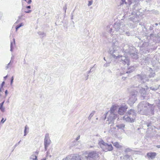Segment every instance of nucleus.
Listing matches in <instances>:
<instances>
[{"instance_id":"obj_9","label":"nucleus","mask_w":160,"mask_h":160,"mask_svg":"<svg viewBox=\"0 0 160 160\" xmlns=\"http://www.w3.org/2000/svg\"><path fill=\"white\" fill-rule=\"evenodd\" d=\"M132 90L134 91V92H132L131 95L130 96L128 101V103L130 104H132L134 103L137 100L136 96L138 93V88H135L132 89Z\"/></svg>"},{"instance_id":"obj_59","label":"nucleus","mask_w":160,"mask_h":160,"mask_svg":"<svg viewBox=\"0 0 160 160\" xmlns=\"http://www.w3.org/2000/svg\"><path fill=\"white\" fill-rule=\"evenodd\" d=\"M7 102H9V101H8V100L7 101Z\"/></svg>"},{"instance_id":"obj_24","label":"nucleus","mask_w":160,"mask_h":160,"mask_svg":"<svg viewBox=\"0 0 160 160\" xmlns=\"http://www.w3.org/2000/svg\"><path fill=\"white\" fill-rule=\"evenodd\" d=\"M112 143L113 145L117 148H119L121 147V146L117 142H115L114 143Z\"/></svg>"},{"instance_id":"obj_21","label":"nucleus","mask_w":160,"mask_h":160,"mask_svg":"<svg viewBox=\"0 0 160 160\" xmlns=\"http://www.w3.org/2000/svg\"><path fill=\"white\" fill-rule=\"evenodd\" d=\"M129 54L131 57L133 59H136L137 58V55L135 53H130Z\"/></svg>"},{"instance_id":"obj_46","label":"nucleus","mask_w":160,"mask_h":160,"mask_svg":"<svg viewBox=\"0 0 160 160\" xmlns=\"http://www.w3.org/2000/svg\"><path fill=\"white\" fill-rule=\"evenodd\" d=\"M22 15L21 16H18V19H21L22 17Z\"/></svg>"},{"instance_id":"obj_37","label":"nucleus","mask_w":160,"mask_h":160,"mask_svg":"<svg viewBox=\"0 0 160 160\" xmlns=\"http://www.w3.org/2000/svg\"><path fill=\"white\" fill-rule=\"evenodd\" d=\"M13 80V77H12L11 79V84H12Z\"/></svg>"},{"instance_id":"obj_38","label":"nucleus","mask_w":160,"mask_h":160,"mask_svg":"<svg viewBox=\"0 0 160 160\" xmlns=\"http://www.w3.org/2000/svg\"><path fill=\"white\" fill-rule=\"evenodd\" d=\"M126 34L128 36H129L130 35V33L129 32H126Z\"/></svg>"},{"instance_id":"obj_2","label":"nucleus","mask_w":160,"mask_h":160,"mask_svg":"<svg viewBox=\"0 0 160 160\" xmlns=\"http://www.w3.org/2000/svg\"><path fill=\"white\" fill-rule=\"evenodd\" d=\"M154 106L146 102H140L138 106V111L139 113L146 115L151 116L154 114Z\"/></svg>"},{"instance_id":"obj_56","label":"nucleus","mask_w":160,"mask_h":160,"mask_svg":"<svg viewBox=\"0 0 160 160\" xmlns=\"http://www.w3.org/2000/svg\"><path fill=\"white\" fill-rule=\"evenodd\" d=\"M155 24L157 26L158 25V23H156Z\"/></svg>"},{"instance_id":"obj_7","label":"nucleus","mask_w":160,"mask_h":160,"mask_svg":"<svg viewBox=\"0 0 160 160\" xmlns=\"http://www.w3.org/2000/svg\"><path fill=\"white\" fill-rule=\"evenodd\" d=\"M127 115L123 117V119L126 122H133L136 117V114L135 111L133 109H130L127 113Z\"/></svg>"},{"instance_id":"obj_27","label":"nucleus","mask_w":160,"mask_h":160,"mask_svg":"<svg viewBox=\"0 0 160 160\" xmlns=\"http://www.w3.org/2000/svg\"><path fill=\"white\" fill-rule=\"evenodd\" d=\"M11 60L10 62L7 65V66L5 67V69H7L8 68H9L10 66L11 65Z\"/></svg>"},{"instance_id":"obj_4","label":"nucleus","mask_w":160,"mask_h":160,"mask_svg":"<svg viewBox=\"0 0 160 160\" xmlns=\"http://www.w3.org/2000/svg\"><path fill=\"white\" fill-rule=\"evenodd\" d=\"M155 72L151 68H149V70L147 73V74L142 73L138 75V78L141 80V83H144L148 81L149 78L153 77L155 75Z\"/></svg>"},{"instance_id":"obj_3","label":"nucleus","mask_w":160,"mask_h":160,"mask_svg":"<svg viewBox=\"0 0 160 160\" xmlns=\"http://www.w3.org/2000/svg\"><path fill=\"white\" fill-rule=\"evenodd\" d=\"M138 5L137 4H135L130 11V13H129L130 14L128 15L129 16H131V15L133 16L132 17H131L130 18L134 22H138L139 20L138 19V17L141 15L140 13H142L141 9H139Z\"/></svg>"},{"instance_id":"obj_16","label":"nucleus","mask_w":160,"mask_h":160,"mask_svg":"<svg viewBox=\"0 0 160 160\" xmlns=\"http://www.w3.org/2000/svg\"><path fill=\"white\" fill-rule=\"evenodd\" d=\"M156 155V153L154 152H148L147 153V156L148 158L151 159L154 158Z\"/></svg>"},{"instance_id":"obj_32","label":"nucleus","mask_w":160,"mask_h":160,"mask_svg":"<svg viewBox=\"0 0 160 160\" xmlns=\"http://www.w3.org/2000/svg\"><path fill=\"white\" fill-rule=\"evenodd\" d=\"M4 102V101H3L2 102L0 103V108H1L2 107H3V105Z\"/></svg>"},{"instance_id":"obj_1","label":"nucleus","mask_w":160,"mask_h":160,"mask_svg":"<svg viewBox=\"0 0 160 160\" xmlns=\"http://www.w3.org/2000/svg\"><path fill=\"white\" fill-rule=\"evenodd\" d=\"M120 49V48L118 42L117 41L115 42L112 43V47L109 49V52L114 58L119 59L121 58L120 60L122 61L123 63L125 64H127L128 66L129 59L128 57L122 56H120L119 55Z\"/></svg>"},{"instance_id":"obj_41","label":"nucleus","mask_w":160,"mask_h":160,"mask_svg":"<svg viewBox=\"0 0 160 160\" xmlns=\"http://www.w3.org/2000/svg\"><path fill=\"white\" fill-rule=\"evenodd\" d=\"M21 141V140H20V141L18 142V143L16 144L15 146H14V148H16L18 145V144L20 143V142Z\"/></svg>"},{"instance_id":"obj_57","label":"nucleus","mask_w":160,"mask_h":160,"mask_svg":"<svg viewBox=\"0 0 160 160\" xmlns=\"http://www.w3.org/2000/svg\"><path fill=\"white\" fill-rule=\"evenodd\" d=\"M13 56H12V58H11V60H12V58H13Z\"/></svg>"},{"instance_id":"obj_11","label":"nucleus","mask_w":160,"mask_h":160,"mask_svg":"<svg viewBox=\"0 0 160 160\" xmlns=\"http://www.w3.org/2000/svg\"><path fill=\"white\" fill-rule=\"evenodd\" d=\"M82 160L81 157L77 154H74L72 155L68 156L64 158L62 160Z\"/></svg>"},{"instance_id":"obj_47","label":"nucleus","mask_w":160,"mask_h":160,"mask_svg":"<svg viewBox=\"0 0 160 160\" xmlns=\"http://www.w3.org/2000/svg\"><path fill=\"white\" fill-rule=\"evenodd\" d=\"M28 9H30L31 8V6H27L26 7Z\"/></svg>"},{"instance_id":"obj_58","label":"nucleus","mask_w":160,"mask_h":160,"mask_svg":"<svg viewBox=\"0 0 160 160\" xmlns=\"http://www.w3.org/2000/svg\"><path fill=\"white\" fill-rule=\"evenodd\" d=\"M48 152H47V155H48Z\"/></svg>"},{"instance_id":"obj_13","label":"nucleus","mask_w":160,"mask_h":160,"mask_svg":"<svg viewBox=\"0 0 160 160\" xmlns=\"http://www.w3.org/2000/svg\"><path fill=\"white\" fill-rule=\"evenodd\" d=\"M135 68L133 67H131V68H129L128 69V71L125 70L123 69H121L120 72L121 75H122L126 73H130L132 72L133 71H134Z\"/></svg>"},{"instance_id":"obj_42","label":"nucleus","mask_w":160,"mask_h":160,"mask_svg":"<svg viewBox=\"0 0 160 160\" xmlns=\"http://www.w3.org/2000/svg\"><path fill=\"white\" fill-rule=\"evenodd\" d=\"M5 84V82L4 81H3L2 82V83L1 84V88H2V87H3L4 85V84Z\"/></svg>"},{"instance_id":"obj_19","label":"nucleus","mask_w":160,"mask_h":160,"mask_svg":"<svg viewBox=\"0 0 160 160\" xmlns=\"http://www.w3.org/2000/svg\"><path fill=\"white\" fill-rule=\"evenodd\" d=\"M15 38H13V41L11 42L10 44V51H13L14 47L15 46Z\"/></svg>"},{"instance_id":"obj_28","label":"nucleus","mask_w":160,"mask_h":160,"mask_svg":"<svg viewBox=\"0 0 160 160\" xmlns=\"http://www.w3.org/2000/svg\"><path fill=\"white\" fill-rule=\"evenodd\" d=\"M93 2L92 0L89 1H88V6H91Z\"/></svg>"},{"instance_id":"obj_36","label":"nucleus","mask_w":160,"mask_h":160,"mask_svg":"<svg viewBox=\"0 0 160 160\" xmlns=\"http://www.w3.org/2000/svg\"><path fill=\"white\" fill-rule=\"evenodd\" d=\"M32 11V10H29L28 11H26L25 10L24 11L26 13H30Z\"/></svg>"},{"instance_id":"obj_18","label":"nucleus","mask_w":160,"mask_h":160,"mask_svg":"<svg viewBox=\"0 0 160 160\" xmlns=\"http://www.w3.org/2000/svg\"><path fill=\"white\" fill-rule=\"evenodd\" d=\"M117 127L118 129H121L124 132V129L125 127V125L123 123L120 124L116 126Z\"/></svg>"},{"instance_id":"obj_35","label":"nucleus","mask_w":160,"mask_h":160,"mask_svg":"<svg viewBox=\"0 0 160 160\" xmlns=\"http://www.w3.org/2000/svg\"><path fill=\"white\" fill-rule=\"evenodd\" d=\"M38 34L40 35H44V36L45 35V34H44L43 32H39L38 33Z\"/></svg>"},{"instance_id":"obj_43","label":"nucleus","mask_w":160,"mask_h":160,"mask_svg":"<svg viewBox=\"0 0 160 160\" xmlns=\"http://www.w3.org/2000/svg\"><path fill=\"white\" fill-rule=\"evenodd\" d=\"M157 107H158V108L160 109V102L159 103H158L157 105Z\"/></svg>"},{"instance_id":"obj_48","label":"nucleus","mask_w":160,"mask_h":160,"mask_svg":"<svg viewBox=\"0 0 160 160\" xmlns=\"http://www.w3.org/2000/svg\"><path fill=\"white\" fill-rule=\"evenodd\" d=\"M8 93V90H6L5 91V94H6V95H7V94Z\"/></svg>"},{"instance_id":"obj_23","label":"nucleus","mask_w":160,"mask_h":160,"mask_svg":"<svg viewBox=\"0 0 160 160\" xmlns=\"http://www.w3.org/2000/svg\"><path fill=\"white\" fill-rule=\"evenodd\" d=\"M24 25V23L23 22L21 23L20 24L18 25L16 27V31H17L18 29L21 27L23 26Z\"/></svg>"},{"instance_id":"obj_61","label":"nucleus","mask_w":160,"mask_h":160,"mask_svg":"<svg viewBox=\"0 0 160 160\" xmlns=\"http://www.w3.org/2000/svg\"><path fill=\"white\" fill-rule=\"evenodd\" d=\"M104 60H105V58H104Z\"/></svg>"},{"instance_id":"obj_25","label":"nucleus","mask_w":160,"mask_h":160,"mask_svg":"<svg viewBox=\"0 0 160 160\" xmlns=\"http://www.w3.org/2000/svg\"><path fill=\"white\" fill-rule=\"evenodd\" d=\"M95 111H93L89 115L88 118L89 120H90L91 119L92 117L93 116L95 113Z\"/></svg>"},{"instance_id":"obj_63","label":"nucleus","mask_w":160,"mask_h":160,"mask_svg":"<svg viewBox=\"0 0 160 160\" xmlns=\"http://www.w3.org/2000/svg\"><path fill=\"white\" fill-rule=\"evenodd\" d=\"M136 1V2H137V0H135V1Z\"/></svg>"},{"instance_id":"obj_12","label":"nucleus","mask_w":160,"mask_h":160,"mask_svg":"<svg viewBox=\"0 0 160 160\" xmlns=\"http://www.w3.org/2000/svg\"><path fill=\"white\" fill-rule=\"evenodd\" d=\"M51 143V140L49 137V135L48 133H47L45 136L44 139V146L45 150L46 151L48 146L50 145Z\"/></svg>"},{"instance_id":"obj_33","label":"nucleus","mask_w":160,"mask_h":160,"mask_svg":"<svg viewBox=\"0 0 160 160\" xmlns=\"http://www.w3.org/2000/svg\"><path fill=\"white\" fill-rule=\"evenodd\" d=\"M67 9V6L66 5H65L64 7H63V9L65 11V13L66 12V9Z\"/></svg>"},{"instance_id":"obj_26","label":"nucleus","mask_w":160,"mask_h":160,"mask_svg":"<svg viewBox=\"0 0 160 160\" xmlns=\"http://www.w3.org/2000/svg\"><path fill=\"white\" fill-rule=\"evenodd\" d=\"M145 61H146V63H148L151 60V59L148 57H145Z\"/></svg>"},{"instance_id":"obj_5","label":"nucleus","mask_w":160,"mask_h":160,"mask_svg":"<svg viewBox=\"0 0 160 160\" xmlns=\"http://www.w3.org/2000/svg\"><path fill=\"white\" fill-rule=\"evenodd\" d=\"M117 109V107L116 105H113L109 111L110 114L108 117V124H113L114 120L118 118V115L116 114Z\"/></svg>"},{"instance_id":"obj_49","label":"nucleus","mask_w":160,"mask_h":160,"mask_svg":"<svg viewBox=\"0 0 160 160\" xmlns=\"http://www.w3.org/2000/svg\"><path fill=\"white\" fill-rule=\"evenodd\" d=\"M28 131L27 132L24 133V136H26L27 135V133H28Z\"/></svg>"},{"instance_id":"obj_39","label":"nucleus","mask_w":160,"mask_h":160,"mask_svg":"<svg viewBox=\"0 0 160 160\" xmlns=\"http://www.w3.org/2000/svg\"><path fill=\"white\" fill-rule=\"evenodd\" d=\"M150 89L153 90H156L158 89V88L151 87Z\"/></svg>"},{"instance_id":"obj_31","label":"nucleus","mask_w":160,"mask_h":160,"mask_svg":"<svg viewBox=\"0 0 160 160\" xmlns=\"http://www.w3.org/2000/svg\"><path fill=\"white\" fill-rule=\"evenodd\" d=\"M109 65V63H106L104 64V66L105 67H107Z\"/></svg>"},{"instance_id":"obj_60","label":"nucleus","mask_w":160,"mask_h":160,"mask_svg":"<svg viewBox=\"0 0 160 160\" xmlns=\"http://www.w3.org/2000/svg\"><path fill=\"white\" fill-rule=\"evenodd\" d=\"M124 1V0H122V1Z\"/></svg>"},{"instance_id":"obj_50","label":"nucleus","mask_w":160,"mask_h":160,"mask_svg":"<svg viewBox=\"0 0 160 160\" xmlns=\"http://www.w3.org/2000/svg\"><path fill=\"white\" fill-rule=\"evenodd\" d=\"M88 75L86 77V79L87 80L88 79Z\"/></svg>"},{"instance_id":"obj_15","label":"nucleus","mask_w":160,"mask_h":160,"mask_svg":"<svg viewBox=\"0 0 160 160\" xmlns=\"http://www.w3.org/2000/svg\"><path fill=\"white\" fill-rule=\"evenodd\" d=\"M39 151L37 150L36 152H33L32 154L30 157V159L32 160H38L37 156L39 153Z\"/></svg>"},{"instance_id":"obj_53","label":"nucleus","mask_w":160,"mask_h":160,"mask_svg":"<svg viewBox=\"0 0 160 160\" xmlns=\"http://www.w3.org/2000/svg\"><path fill=\"white\" fill-rule=\"evenodd\" d=\"M7 78V76L4 77V78L6 79Z\"/></svg>"},{"instance_id":"obj_17","label":"nucleus","mask_w":160,"mask_h":160,"mask_svg":"<svg viewBox=\"0 0 160 160\" xmlns=\"http://www.w3.org/2000/svg\"><path fill=\"white\" fill-rule=\"evenodd\" d=\"M146 88H142L140 90V92L141 93V95L144 98L145 96V95L146 94V89H147V87L146 86Z\"/></svg>"},{"instance_id":"obj_64","label":"nucleus","mask_w":160,"mask_h":160,"mask_svg":"<svg viewBox=\"0 0 160 160\" xmlns=\"http://www.w3.org/2000/svg\"><path fill=\"white\" fill-rule=\"evenodd\" d=\"M159 24L160 25V23H159Z\"/></svg>"},{"instance_id":"obj_40","label":"nucleus","mask_w":160,"mask_h":160,"mask_svg":"<svg viewBox=\"0 0 160 160\" xmlns=\"http://www.w3.org/2000/svg\"><path fill=\"white\" fill-rule=\"evenodd\" d=\"M4 118H2V120H1V122H2V123H3L5 122V121H6V119H5V120H4Z\"/></svg>"},{"instance_id":"obj_22","label":"nucleus","mask_w":160,"mask_h":160,"mask_svg":"<svg viewBox=\"0 0 160 160\" xmlns=\"http://www.w3.org/2000/svg\"><path fill=\"white\" fill-rule=\"evenodd\" d=\"M124 158L125 160H133L132 158H131L130 156L128 155H126L124 156Z\"/></svg>"},{"instance_id":"obj_51","label":"nucleus","mask_w":160,"mask_h":160,"mask_svg":"<svg viewBox=\"0 0 160 160\" xmlns=\"http://www.w3.org/2000/svg\"><path fill=\"white\" fill-rule=\"evenodd\" d=\"M156 147L158 148H160V145H157Z\"/></svg>"},{"instance_id":"obj_45","label":"nucleus","mask_w":160,"mask_h":160,"mask_svg":"<svg viewBox=\"0 0 160 160\" xmlns=\"http://www.w3.org/2000/svg\"><path fill=\"white\" fill-rule=\"evenodd\" d=\"M32 2V0H29V1L27 2V3L28 4H30Z\"/></svg>"},{"instance_id":"obj_29","label":"nucleus","mask_w":160,"mask_h":160,"mask_svg":"<svg viewBox=\"0 0 160 160\" xmlns=\"http://www.w3.org/2000/svg\"><path fill=\"white\" fill-rule=\"evenodd\" d=\"M27 129L28 130L29 128L28 127L27 125H26L25 128V129H24V133L27 132L26 131Z\"/></svg>"},{"instance_id":"obj_10","label":"nucleus","mask_w":160,"mask_h":160,"mask_svg":"<svg viewBox=\"0 0 160 160\" xmlns=\"http://www.w3.org/2000/svg\"><path fill=\"white\" fill-rule=\"evenodd\" d=\"M98 157V152L96 151H92L89 152L88 156H86L87 160H94Z\"/></svg>"},{"instance_id":"obj_8","label":"nucleus","mask_w":160,"mask_h":160,"mask_svg":"<svg viewBox=\"0 0 160 160\" xmlns=\"http://www.w3.org/2000/svg\"><path fill=\"white\" fill-rule=\"evenodd\" d=\"M98 144L103 151L105 152L111 151L113 149V147L111 144H108L101 140L99 141Z\"/></svg>"},{"instance_id":"obj_54","label":"nucleus","mask_w":160,"mask_h":160,"mask_svg":"<svg viewBox=\"0 0 160 160\" xmlns=\"http://www.w3.org/2000/svg\"><path fill=\"white\" fill-rule=\"evenodd\" d=\"M46 159L45 158H43V159H41V160H46Z\"/></svg>"},{"instance_id":"obj_62","label":"nucleus","mask_w":160,"mask_h":160,"mask_svg":"<svg viewBox=\"0 0 160 160\" xmlns=\"http://www.w3.org/2000/svg\"><path fill=\"white\" fill-rule=\"evenodd\" d=\"M108 113V112L107 113H106V114H107Z\"/></svg>"},{"instance_id":"obj_30","label":"nucleus","mask_w":160,"mask_h":160,"mask_svg":"<svg viewBox=\"0 0 160 160\" xmlns=\"http://www.w3.org/2000/svg\"><path fill=\"white\" fill-rule=\"evenodd\" d=\"M1 111L2 112H4L5 111V108L3 107H2L1 108H0Z\"/></svg>"},{"instance_id":"obj_14","label":"nucleus","mask_w":160,"mask_h":160,"mask_svg":"<svg viewBox=\"0 0 160 160\" xmlns=\"http://www.w3.org/2000/svg\"><path fill=\"white\" fill-rule=\"evenodd\" d=\"M128 107L126 106H122L120 108L118 111V112L120 115H122L126 112Z\"/></svg>"},{"instance_id":"obj_52","label":"nucleus","mask_w":160,"mask_h":160,"mask_svg":"<svg viewBox=\"0 0 160 160\" xmlns=\"http://www.w3.org/2000/svg\"><path fill=\"white\" fill-rule=\"evenodd\" d=\"M151 123H149L147 125V126L148 127H149V126H151Z\"/></svg>"},{"instance_id":"obj_55","label":"nucleus","mask_w":160,"mask_h":160,"mask_svg":"<svg viewBox=\"0 0 160 160\" xmlns=\"http://www.w3.org/2000/svg\"><path fill=\"white\" fill-rule=\"evenodd\" d=\"M153 36H154V35H151V38L153 37Z\"/></svg>"},{"instance_id":"obj_34","label":"nucleus","mask_w":160,"mask_h":160,"mask_svg":"<svg viewBox=\"0 0 160 160\" xmlns=\"http://www.w3.org/2000/svg\"><path fill=\"white\" fill-rule=\"evenodd\" d=\"M80 135H78V136L76 138L75 140L76 141H78L80 138Z\"/></svg>"},{"instance_id":"obj_6","label":"nucleus","mask_w":160,"mask_h":160,"mask_svg":"<svg viewBox=\"0 0 160 160\" xmlns=\"http://www.w3.org/2000/svg\"><path fill=\"white\" fill-rule=\"evenodd\" d=\"M125 26L122 25L119 23L116 22L114 23L113 27H112L110 30V33L112 32L114 33L116 35L122 34L125 29Z\"/></svg>"},{"instance_id":"obj_44","label":"nucleus","mask_w":160,"mask_h":160,"mask_svg":"<svg viewBox=\"0 0 160 160\" xmlns=\"http://www.w3.org/2000/svg\"><path fill=\"white\" fill-rule=\"evenodd\" d=\"M92 68H93V67H92V68H91V69H90V71H88L87 72H88V74H89V73H90L92 72L91 70H92Z\"/></svg>"},{"instance_id":"obj_20","label":"nucleus","mask_w":160,"mask_h":160,"mask_svg":"<svg viewBox=\"0 0 160 160\" xmlns=\"http://www.w3.org/2000/svg\"><path fill=\"white\" fill-rule=\"evenodd\" d=\"M132 2L130 0H124V1L122 2L121 4H124V3L126 5H130L132 4Z\"/></svg>"}]
</instances>
